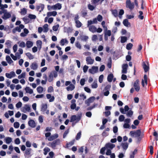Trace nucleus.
<instances>
[{
  "label": "nucleus",
  "instance_id": "obj_39",
  "mask_svg": "<svg viewBox=\"0 0 158 158\" xmlns=\"http://www.w3.org/2000/svg\"><path fill=\"white\" fill-rule=\"evenodd\" d=\"M139 15L138 16V18L141 20H143L144 18V16L143 15V12L142 11H139Z\"/></svg>",
  "mask_w": 158,
  "mask_h": 158
},
{
  "label": "nucleus",
  "instance_id": "obj_6",
  "mask_svg": "<svg viewBox=\"0 0 158 158\" xmlns=\"http://www.w3.org/2000/svg\"><path fill=\"white\" fill-rule=\"evenodd\" d=\"M95 99V98L94 96L91 97L85 101V103L87 106H89L90 103L93 102Z\"/></svg>",
  "mask_w": 158,
  "mask_h": 158
},
{
  "label": "nucleus",
  "instance_id": "obj_54",
  "mask_svg": "<svg viewBox=\"0 0 158 158\" xmlns=\"http://www.w3.org/2000/svg\"><path fill=\"white\" fill-rule=\"evenodd\" d=\"M14 126L15 128H17L19 127V124L18 122H15L14 124Z\"/></svg>",
  "mask_w": 158,
  "mask_h": 158
},
{
  "label": "nucleus",
  "instance_id": "obj_7",
  "mask_svg": "<svg viewBox=\"0 0 158 158\" xmlns=\"http://www.w3.org/2000/svg\"><path fill=\"white\" fill-rule=\"evenodd\" d=\"M98 71V68L97 66H93L91 69H89V72L90 73L92 74L97 73Z\"/></svg>",
  "mask_w": 158,
  "mask_h": 158
},
{
  "label": "nucleus",
  "instance_id": "obj_58",
  "mask_svg": "<svg viewBox=\"0 0 158 158\" xmlns=\"http://www.w3.org/2000/svg\"><path fill=\"white\" fill-rule=\"evenodd\" d=\"M88 38L89 37L87 36H83L81 37V40L85 41H86Z\"/></svg>",
  "mask_w": 158,
  "mask_h": 158
},
{
  "label": "nucleus",
  "instance_id": "obj_40",
  "mask_svg": "<svg viewBox=\"0 0 158 158\" xmlns=\"http://www.w3.org/2000/svg\"><path fill=\"white\" fill-rule=\"evenodd\" d=\"M6 142L7 144L10 143L12 141V138L10 137H7L6 139Z\"/></svg>",
  "mask_w": 158,
  "mask_h": 158
},
{
  "label": "nucleus",
  "instance_id": "obj_51",
  "mask_svg": "<svg viewBox=\"0 0 158 158\" xmlns=\"http://www.w3.org/2000/svg\"><path fill=\"white\" fill-rule=\"evenodd\" d=\"M31 150V149L30 148H27L25 152V153L27 155H28L30 154V151Z\"/></svg>",
  "mask_w": 158,
  "mask_h": 158
},
{
  "label": "nucleus",
  "instance_id": "obj_52",
  "mask_svg": "<svg viewBox=\"0 0 158 158\" xmlns=\"http://www.w3.org/2000/svg\"><path fill=\"white\" fill-rule=\"evenodd\" d=\"M59 25L57 24L56 25L52 27V29L54 31H56L58 29V28L59 27Z\"/></svg>",
  "mask_w": 158,
  "mask_h": 158
},
{
  "label": "nucleus",
  "instance_id": "obj_46",
  "mask_svg": "<svg viewBox=\"0 0 158 158\" xmlns=\"http://www.w3.org/2000/svg\"><path fill=\"white\" fill-rule=\"evenodd\" d=\"M54 91L53 87L52 86H50L48 88L47 91L48 93H52Z\"/></svg>",
  "mask_w": 158,
  "mask_h": 158
},
{
  "label": "nucleus",
  "instance_id": "obj_63",
  "mask_svg": "<svg viewBox=\"0 0 158 158\" xmlns=\"http://www.w3.org/2000/svg\"><path fill=\"white\" fill-rule=\"evenodd\" d=\"M69 132V130L68 129L67 130H66L64 133L63 134V138H65L66 136H67V135Z\"/></svg>",
  "mask_w": 158,
  "mask_h": 158
},
{
  "label": "nucleus",
  "instance_id": "obj_22",
  "mask_svg": "<svg viewBox=\"0 0 158 158\" xmlns=\"http://www.w3.org/2000/svg\"><path fill=\"white\" fill-rule=\"evenodd\" d=\"M68 41L66 39H62L60 41V43L61 45L63 46L64 45L65 43L68 44Z\"/></svg>",
  "mask_w": 158,
  "mask_h": 158
},
{
  "label": "nucleus",
  "instance_id": "obj_60",
  "mask_svg": "<svg viewBox=\"0 0 158 158\" xmlns=\"http://www.w3.org/2000/svg\"><path fill=\"white\" fill-rule=\"evenodd\" d=\"M24 108L25 109L26 111H29L30 110V107L28 105H25L24 107Z\"/></svg>",
  "mask_w": 158,
  "mask_h": 158
},
{
  "label": "nucleus",
  "instance_id": "obj_14",
  "mask_svg": "<svg viewBox=\"0 0 158 158\" xmlns=\"http://www.w3.org/2000/svg\"><path fill=\"white\" fill-rule=\"evenodd\" d=\"M30 67L32 69L36 70L38 68V64L36 62H33L31 65Z\"/></svg>",
  "mask_w": 158,
  "mask_h": 158
},
{
  "label": "nucleus",
  "instance_id": "obj_55",
  "mask_svg": "<svg viewBox=\"0 0 158 158\" xmlns=\"http://www.w3.org/2000/svg\"><path fill=\"white\" fill-rule=\"evenodd\" d=\"M98 87V84L96 82L94 81L92 85V87L93 88H96Z\"/></svg>",
  "mask_w": 158,
  "mask_h": 158
},
{
  "label": "nucleus",
  "instance_id": "obj_59",
  "mask_svg": "<svg viewBox=\"0 0 158 158\" xmlns=\"http://www.w3.org/2000/svg\"><path fill=\"white\" fill-rule=\"evenodd\" d=\"M22 106V103L21 102H19L16 105V107L18 108H19L21 107Z\"/></svg>",
  "mask_w": 158,
  "mask_h": 158
},
{
  "label": "nucleus",
  "instance_id": "obj_31",
  "mask_svg": "<svg viewBox=\"0 0 158 158\" xmlns=\"http://www.w3.org/2000/svg\"><path fill=\"white\" fill-rule=\"evenodd\" d=\"M111 12L112 14L114 15V17H116L118 16V13L117 10L115 9L112 10H111Z\"/></svg>",
  "mask_w": 158,
  "mask_h": 158
},
{
  "label": "nucleus",
  "instance_id": "obj_28",
  "mask_svg": "<svg viewBox=\"0 0 158 158\" xmlns=\"http://www.w3.org/2000/svg\"><path fill=\"white\" fill-rule=\"evenodd\" d=\"M6 60L9 64H11L13 62V60H12L10 57L8 55L6 56Z\"/></svg>",
  "mask_w": 158,
  "mask_h": 158
},
{
  "label": "nucleus",
  "instance_id": "obj_18",
  "mask_svg": "<svg viewBox=\"0 0 158 158\" xmlns=\"http://www.w3.org/2000/svg\"><path fill=\"white\" fill-rule=\"evenodd\" d=\"M11 16V15L9 13L5 12L4 13V15L2 16V18L4 19H6L10 17Z\"/></svg>",
  "mask_w": 158,
  "mask_h": 158
},
{
  "label": "nucleus",
  "instance_id": "obj_3",
  "mask_svg": "<svg viewBox=\"0 0 158 158\" xmlns=\"http://www.w3.org/2000/svg\"><path fill=\"white\" fill-rule=\"evenodd\" d=\"M126 7L129 8L131 10H133L135 7L133 3H131L130 0H126Z\"/></svg>",
  "mask_w": 158,
  "mask_h": 158
},
{
  "label": "nucleus",
  "instance_id": "obj_61",
  "mask_svg": "<svg viewBox=\"0 0 158 158\" xmlns=\"http://www.w3.org/2000/svg\"><path fill=\"white\" fill-rule=\"evenodd\" d=\"M97 19L99 22L101 21L102 19V16L100 15H98L97 16Z\"/></svg>",
  "mask_w": 158,
  "mask_h": 158
},
{
  "label": "nucleus",
  "instance_id": "obj_27",
  "mask_svg": "<svg viewBox=\"0 0 158 158\" xmlns=\"http://www.w3.org/2000/svg\"><path fill=\"white\" fill-rule=\"evenodd\" d=\"M27 47L28 48H31L33 46V43L31 41H27L26 42Z\"/></svg>",
  "mask_w": 158,
  "mask_h": 158
},
{
  "label": "nucleus",
  "instance_id": "obj_32",
  "mask_svg": "<svg viewBox=\"0 0 158 158\" xmlns=\"http://www.w3.org/2000/svg\"><path fill=\"white\" fill-rule=\"evenodd\" d=\"M104 0H92L91 2L92 3L96 4L100 2V4H101Z\"/></svg>",
  "mask_w": 158,
  "mask_h": 158
},
{
  "label": "nucleus",
  "instance_id": "obj_45",
  "mask_svg": "<svg viewBox=\"0 0 158 158\" xmlns=\"http://www.w3.org/2000/svg\"><path fill=\"white\" fill-rule=\"evenodd\" d=\"M106 148V146L102 148L101 149L100 151V153L102 155L104 154L105 153V151Z\"/></svg>",
  "mask_w": 158,
  "mask_h": 158
},
{
  "label": "nucleus",
  "instance_id": "obj_8",
  "mask_svg": "<svg viewBox=\"0 0 158 158\" xmlns=\"http://www.w3.org/2000/svg\"><path fill=\"white\" fill-rule=\"evenodd\" d=\"M44 7V4H40L39 5L36 6V9L37 11L39 10L40 12H41L43 10Z\"/></svg>",
  "mask_w": 158,
  "mask_h": 158
},
{
  "label": "nucleus",
  "instance_id": "obj_26",
  "mask_svg": "<svg viewBox=\"0 0 158 158\" xmlns=\"http://www.w3.org/2000/svg\"><path fill=\"white\" fill-rule=\"evenodd\" d=\"M27 93H29L30 94H32L33 93V90L32 89L30 88L29 87H27L25 89Z\"/></svg>",
  "mask_w": 158,
  "mask_h": 158
},
{
  "label": "nucleus",
  "instance_id": "obj_56",
  "mask_svg": "<svg viewBox=\"0 0 158 158\" xmlns=\"http://www.w3.org/2000/svg\"><path fill=\"white\" fill-rule=\"evenodd\" d=\"M88 6L89 9L91 10H93L95 8V7L94 6L90 4H89Z\"/></svg>",
  "mask_w": 158,
  "mask_h": 158
},
{
  "label": "nucleus",
  "instance_id": "obj_48",
  "mask_svg": "<svg viewBox=\"0 0 158 158\" xmlns=\"http://www.w3.org/2000/svg\"><path fill=\"white\" fill-rule=\"evenodd\" d=\"M124 116L123 115H121L119 116L118 119L120 122H123L124 120Z\"/></svg>",
  "mask_w": 158,
  "mask_h": 158
},
{
  "label": "nucleus",
  "instance_id": "obj_30",
  "mask_svg": "<svg viewBox=\"0 0 158 158\" xmlns=\"http://www.w3.org/2000/svg\"><path fill=\"white\" fill-rule=\"evenodd\" d=\"M36 89L38 93H41L43 92L44 89L43 87L40 86H39L37 87Z\"/></svg>",
  "mask_w": 158,
  "mask_h": 158
},
{
  "label": "nucleus",
  "instance_id": "obj_17",
  "mask_svg": "<svg viewBox=\"0 0 158 158\" xmlns=\"http://www.w3.org/2000/svg\"><path fill=\"white\" fill-rule=\"evenodd\" d=\"M115 145L113 144H111L110 143H106L105 146L106 148H109L110 149H112L115 147Z\"/></svg>",
  "mask_w": 158,
  "mask_h": 158
},
{
  "label": "nucleus",
  "instance_id": "obj_44",
  "mask_svg": "<svg viewBox=\"0 0 158 158\" xmlns=\"http://www.w3.org/2000/svg\"><path fill=\"white\" fill-rule=\"evenodd\" d=\"M26 75V73L25 72L23 73L20 75L18 76V78L19 79H20L22 78H25Z\"/></svg>",
  "mask_w": 158,
  "mask_h": 158
},
{
  "label": "nucleus",
  "instance_id": "obj_37",
  "mask_svg": "<svg viewBox=\"0 0 158 158\" xmlns=\"http://www.w3.org/2000/svg\"><path fill=\"white\" fill-rule=\"evenodd\" d=\"M133 46V44L131 43L127 44L126 45V48L128 50L131 49Z\"/></svg>",
  "mask_w": 158,
  "mask_h": 158
},
{
  "label": "nucleus",
  "instance_id": "obj_20",
  "mask_svg": "<svg viewBox=\"0 0 158 158\" xmlns=\"http://www.w3.org/2000/svg\"><path fill=\"white\" fill-rule=\"evenodd\" d=\"M123 24L125 26L127 27L131 26L130 23L128 22V20L127 19H125L123 20Z\"/></svg>",
  "mask_w": 158,
  "mask_h": 158
},
{
  "label": "nucleus",
  "instance_id": "obj_64",
  "mask_svg": "<svg viewBox=\"0 0 158 158\" xmlns=\"http://www.w3.org/2000/svg\"><path fill=\"white\" fill-rule=\"evenodd\" d=\"M75 46H76L80 49L81 48V46L80 44L78 42H76L75 43Z\"/></svg>",
  "mask_w": 158,
  "mask_h": 158
},
{
  "label": "nucleus",
  "instance_id": "obj_38",
  "mask_svg": "<svg viewBox=\"0 0 158 158\" xmlns=\"http://www.w3.org/2000/svg\"><path fill=\"white\" fill-rule=\"evenodd\" d=\"M127 37L126 36H122L121 37V42L122 43L125 42L127 40Z\"/></svg>",
  "mask_w": 158,
  "mask_h": 158
},
{
  "label": "nucleus",
  "instance_id": "obj_25",
  "mask_svg": "<svg viewBox=\"0 0 158 158\" xmlns=\"http://www.w3.org/2000/svg\"><path fill=\"white\" fill-rule=\"evenodd\" d=\"M75 88L74 85L73 84H71L69 85L66 88V89L68 91L73 90Z\"/></svg>",
  "mask_w": 158,
  "mask_h": 158
},
{
  "label": "nucleus",
  "instance_id": "obj_4",
  "mask_svg": "<svg viewBox=\"0 0 158 158\" xmlns=\"http://www.w3.org/2000/svg\"><path fill=\"white\" fill-rule=\"evenodd\" d=\"M60 143V140L59 139H57L54 140L52 143H49V144H50V146L52 148L55 149L56 145H59Z\"/></svg>",
  "mask_w": 158,
  "mask_h": 158
},
{
  "label": "nucleus",
  "instance_id": "obj_62",
  "mask_svg": "<svg viewBox=\"0 0 158 158\" xmlns=\"http://www.w3.org/2000/svg\"><path fill=\"white\" fill-rule=\"evenodd\" d=\"M111 85H107L105 88L104 90H109L110 89Z\"/></svg>",
  "mask_w": 158,
  "mask_h": 158
},
{
  "label": "nucleus",
  "instance_id": "obj_10",
  "mask_svg": "<svg viewBox=\"0 0 158 158\" xmlns=\"http://www.w3.org/2000/svg\"><path fill=\"white\" fill-rule=\"evenodd\" d=\"M86 61L87 64H93L94 60L92 59L90 56H88L86 58Z\"/></svg>",
  "mask_w": 158,
  "mask_h": 158
},
{
  "label": "nucleus",
  "instance_id": "obj_5",
  "mask_svg": "<svg viewBox=\"0 0 158 158\" xmlns=\"http://www.w3.org/2000/svg\"><path fill=\"white\" fill-rule=\"evenodd\" d=\"M134 86L136 91L138 92L139 90V81L138 79L136 80L135 81L134 84Z\"/></svg>",
  "mask_w": 158,
  "mask_h": 158
},
{
  "label": "nucleus",
  "instance_id": "obj_23",
  "mask_svg": "<svg viewBox=\"0 0 158 158\" xmlns=\"http://www.w3.org/2000/svg\"><path fill=\"white\" fill-rule=\"evenodd\" d=\"M114 76L113 74L110 73L107 77V81L109 82H111Z\"/></svg>",
  "mask_w": 158,
  "mask_h": 158
},
{
  "label": "nucleus",
  "instance_id": "obj_53",
  "mask_svg": "<svg viewBox=\"0 0 158 158\" xmlns=\"http://www.w3.org/2000/svg\"><path fill=\"white\" fill-rule=\"evenodd\" d=\"M150 153L151 155H152L153 153V147L152 146H150L149 147Z\"/></svg>",
  "mask_w": 158,
  "mask_h": 158
},
{
  "label": "nucleus",
  "instance_id": "obj_49",
  "mask_svg": "<svg viewBox=\"0 0 158 158\" xmlns=\"http://www.w3.org/2000/svg\"><path fill=\"white\" fill-rule=\"evenodd\" d=\"M153 135L155 137V139L156 141L158 140V134L157 132L155 131L153 132Z\"/></svg>",
  "mask_w": 158,
  "mask_h": 158
},
{
  "label": "nucleus",
  "instance_id": "obj_21",
  "mask_svg": "<svg viewBox=\"0 0 158 158\" xmlns=\"http://www.w3.org/2000/svg\"><path fill=\"white\" fill-rule=\"evenodd\" d=\"M47 109V104H43L42 105L41 110L43 112L45 111Z\"/></svg>",
  "mask_w": 158,
  "mask_h": 158
},
{
  "label": "nucleus",
  "instance_id": "obj_1",
  "mask_svg": "<svg viewBox=\"0 0 158 158\" xmlns=\"http://www.w3.org/2000/svg\"><path fill=\"white\" fill-rule=\"evenodd\" d=\"M130 134L132 137L137 138V140L140 142L143 137V134H142V132L140 129L136 130V131H132L130 132Z\"/></svg>",
  "mask_w": 158,
  "mask_h": 158
},
{
  "label": "nucleus",
  "instance_id": "obj_29",
  "mask_svg": "<svg viewBox=\"0 0 158 158\" xmlns=\"http://www.w3.org/2000/svg\"><path fill=\"white\" fill-rule=\"evenodd\" d=\"M48 25L47 24H45L43 26L44 30V32H47L48 30Z\"/></svg>",
  "mask_w": 158,
  "mask_h": 158
},
{
  "label": "nucleus",
  "instance_id": "obj_9",
  "mask_svg": "<svg viewBox=\"0 0 158 158\" xmlns=\"http://www.w3.org/2000/svg\"><path fill=\"white\" fill-rule=\"evenodd\" d=\"M128 67V65L127 64H124L122 66V73H126L127 72Z\"/></svg>",
  "mask_w": 158,
  "mask_h": 158
},
{
  "label": "nucleus",
  "instance_id": "obj_2",
  "mask_svg": "<svg viewBox=\"0 0 158 158\" xmlns=\"http://www.w3.org/2000/svg\"><path fill=\"white\" fill-rule=\"evenodd\" d=\"M82 115V113L80 112L78 114L77 116L76 115H73L71 116L70 122H73L76 121V123H77L81 120Z\"/></svg>",
  "mask_w": 158,
  "mask_h": 158
},
{
  "label": "nucleus",
  "instance_id": "obj_43",
  "mask_svg": "<svg viewBox=\"0 0 158 158\" xmlns=\"http://www.w3.org/2000/svg\"><path fill=\"white\" fill-rule=\"evenodd\" d=\"M53 76L52 74V73H50L49 76V77L48 78V81L49 82H52L53 80Z\"/></svg>",
  "mask_w": 158,
  "mask_h": 158
},
{
  "label": "nucleus",
  "instance_id": "obj_36",
  "mask_svg": "<svg viewBox=\"0 0 158 158\" xmlns=\"http://www.w3.org/2000/svg\"><path fill=\"white\" fill-rule=\"evenodd\" d=\"M75 23L76 24V26L78 28L80 27H81L82 23H81L78 20L75 21Z\"/></svg>",
  "mask_w": 158,
  "mask_h": 158
},
{
  "label": "nucleus",
  "instance_id": "obj_19",
  "mask_svg": "<svg viewBox=\"0 0 158 158\" xmlns=\"http://www.w3.org/2000/svg\"><path fill=\"white\" fill-rule=\"evenodd\" d=\"M57 15V12L56 11H53L51 12H48L47 13V16L48 17L53 16H55Z\"/></svg>",
  "mask_w": 158,
  "mask_h": 158
},
{
  "label": "nucleus",
  "instance_id": "obj_13",
  "mask_svg": "<svg viewBox=\"0 0 158 158\" xmlns=\"http://www.w3.org/2000/svg\"><path fill=\"white\" fill-rule=\"evenodd\" d=\"M143 67L145 73L147 72L149 69V67L144 62L143 63Z\"/></svg>",
  "mask_w": 158,
  "mask_h": 158
},
{
  "label": "nucleus",
  "instance_id": "obj_50",
  "mask_svg": "<svg viewBox=\"0 0 158 158\" xmlns=\"http://www.w3.org/2000/svg\"><path fill=\"white\" fill-rule=\"evenodd\" d=\"M28 17L31 19H35L36 18V16L32 14H29Z\"/></svg>",
  "mask_w": 158,
  "mask_h": 158
},
{
  "label": "nucleus",
  "instance_id": "obj_33",
  "mask_svg": "<svg viewBox=\"0 0 158 158\" xmlns=\"http://www.w3.org/2000/svg\"><path fill=\"white\" fill-rule=\"evenodd\" d=\"M26 55L30 60L34 58L33 56L30 52H27L26 53Z\"/></svg>",
  "mask_w": 158,
  "mask_h": 158
},
{
  "label": "nucleus",
  "instance_id": "obj_15",
  "mask_svg": "<svg viewBox=\"0 0 158 158\" xmlns=\"http://www.w3.org/2000/svg\"><path fill=\"white\" fill-rule=\"evenodd\" d=\"M88 27H89V31L93 33L97 31V28L94 26H90Z\"/></svg>",
  "mask_w": 158,
  "mask_h": 158
},
{
  "label": "nucleus",
  "instance_id": "obj_34",
  "mask_svg": "<svg viewBox=\"0 0 158 158\" xmlns=\"http://www.w3.org/2000/svg\"><path fill=\"white\" fill-rule=\"evenodd\" d=\"M81 131H79L78 133H77V135L76 136V139L77 140H78L81 137Z\"/></svg>",
  "mask_w": 158,
  "mask_h": 158
},
{
  "label": "nucleus",
  "instance_id": "obj_57",
  "mask_svg": "<svg viewBox=\"0 0 158 158\" xmlns=\"http://www.w3.org/2000/svg\"><path fill=\"white\" fill-rule=\"evenodd\" d=\"M103 78V75H101L99 77V81L100 83H101L102 82Z\"/></svg>",
  "mask_w": 158,
  "mask_h": 158
},
{
  "label": "nucleus",
  "instance_id": "obj_11",
  "mask_svg": "<svg viewBox=\"0 0 158 158\" xmlns=\"http://www.w3.org/2000/svg\"><path fill=\"white\" fill-rule=\"evenodd\" d=\"M29 126L32 128H34L36 126L35 121L32 119L30 120L28 122Z\"/></svg>",
  "mask_w": 158,
  "mask_h": 158
},
{
  "label": "nucleus",
  "instance_id": "obj_41",
  "mask_svg": "<svg viewBox=\"0 0 158 158\" xmlns=\"http://www.w3.org/2000/svg\"><path fill=\"white\" fill-rule=\"evenodd\" d=\"M133 111L131 110H130L127 113V115L128 117H131L133 114Z\"/></svg>",
  "mask_w": 158,
  "mask_h": 158
},
{
  "label": "nucleus",
  "instance_id": "obj_47",
  "mask_svg": "<svg viewBox=\"0 0 158 158\" xmlns=\"http://www.w3.org/2000/svg\"><path fill=\"white\" fill-rule=\"evenodd\" d=\"M97 105H98L97 104H96L95 103L94 104V105H93V106L88 107L87 108V110H91L93 109L94 108H95V107L96 106H97Z\"/></svg>",
  "mask_w": 158,
  "mask_h": 158
},
{
  "label": "nucleus",
  "instance_id": "obj_42",
  "mask_svg": "<svg viewBox=\"0 0 158 158\" xmlns=\"http://www.w3.org/2000/svg\"><path fill=\"white\" fill-rule=\"evenodd\" d=\"M11 41L9 40H7L6 41L5 44L7 46L8 48H10L11 46Z\"/></svg>",
  "mask_w": 158,
  "mask_h": 158
},
{
  "label": "nucleus",
  "instance_id": "obj_24",
  "mask_svg": "<svg viewBox=\"0 0 158 158\" xmlns=\"http://www.w3.org/2000/svg\"><path fill=\"white\" fill-rule=\"evenodd\" d=\"M121 146H122L123 150H126L128 148V145L127 143H121Z\"/></svg>",
  "mask_w": 158,
  "mask_h": 158
},
{
  "label": "nucleus",
  "instance_id": "obj_35",
  "mask_svg": "<svg viewBox=\"0 0 158 158\" xmlns=\"http://www.w3.org/2000/svg\"><path fill=\"white\" fill-rule=\"evenodd\" d=\"M21 11L20 12V13L21 15H25L27 13V10L25 8L21 9Z\"/></svg>",
  "mask_w": 158,
  "mask_h": 158
},
{
  "label": "nucleus",
  "instance_id": "obj_16",
  "mask_svg": "<svg viewBox=\"0 0 158 158\" xmlns=\"http://www.w3.org/2000/svg\"><path fill=\"white\" fill-rule=\"evenodd\" d=\"M61 7V4L59 3H57L52 6V7L54 9H58V10L60 9Z\"/></svg>",
  "mask_w": 158,
  "mask_h": 158
},
{
  "label": "nucleus",
  "instance_id": "obj_12",
  "mask_svg": "<svg viewBox=\"0 0 158 158\" xmlns=\"http://www.w3.org/2000/svg\"><path fill=\"white\" fill-rule=\"evenodd\" d=\"M144 81L146 85H147L148 84V80L147 76L146 74H145L143 76V80H142V85L143 87L144 86Z\"/></svg>",
  "mask_w": 158,
  "mask_h": 158
}]
</instances>
